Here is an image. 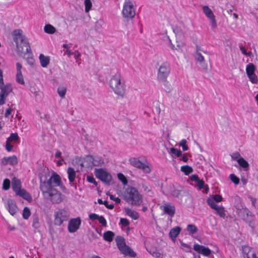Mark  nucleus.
Here are the masks:
<instances>
[{"mask_svg":"<svg viewBox=\"0 0 258 258\" xmlns=\"http://www.w3.org/2000/svg\"><path fill=\"white\" fill-rule=\"evenodd\" d=\"M67 174L69 181L70 182H73L76 176V173L74 168L69 167L67 169Z\"/></svg>","mask_w":258,"mask_h":258,"instance_id":"obj_25","label":"nucleus"},{"mask_svg":"<svg viewBox=\"0 0 258 258\" xmlns=\"http://www.w3.org/2000/svg\"><path fill=\"white\" fill-rule=\"evenodd\" d=\"M98 220L99 221V223L103 226H106V225H107L106 220L103 216H99V218L98 219Z\"/></svg>","mask_w":258,"mask_h":258,"instance_id":"obj_53","label":"nucleus"},{"mask_svg":"<svg viewBox=\"0 0 258 258\" xmlns=\"http://www.w3.org/2000/svg\"><path fill=\"white\" fill-rule=\"evenodd\" d=\"M237 162L244 170L247 171L248 170L249 164L243 158L241 157L240 159H238Z\"/></svg>","mask_w":258,"mask_h":258,"instance_id":"obj_31","label":"nucleus"},{"mask_svg":"<svg viewBox=\"0 0 258 258\" xmlns=\"http://www.w3.org/2000/svg\"><path fill=\"white\" fill-rule=\"evenodd\" d=\"M56 187H60L63 192H67V188L63 184L60 176L55 172L52 173L48 180L40 184L43 197L53 204H59L65 198V196L56 188Z\"/></svg>","mask_w":258,"mask_h":258,"instance_id":"obj_1","label":"nucleus"},{"mask_svg":"<svg viewBox=\"0 0 258 258\" xmlns=\"http://www.w3.org/2000/svg\"><path fill=\"white\" fill-rule=\"evenodd\" d=\"M10 187V181L9 179H4L3 183V189L4 190H8Z\"/></svg>","mask_w":258,"mask_h":258,"instance_id":"obj_45","label":"nucleus"},{"mask_svg":"<svg viewBox=\"0 0 258 258\" xmlns=\"http://www.w3.org/2000/svg\"><path fill=\"white\" fill-rule=\"evenodd\" d=\"M169 153L175 155L178 157L182 155V152L179 149H177L174 148H171L170 149Z\"/></svg>","mask_w":258,"mask_h":258,"instance_id":"obj_40","label":"nucleus"},{"mask_svg":"<svg viewBox=\"0 0 258 258\" xmlns=\"http://www.w3.org/2000/svg\"><path fill=\"white\" fill-rule=\"evenodd\" d=\"M160 209L164 212L165 214L168 215L170 217H172L175 214V207L168 203H166L160 207Z\"/></svg>","mask_w":258,"mask_h":258,"instance_id":"obj_16","label":"nucleus"},{"mask_svg":"<svg viewBox=\"0 0 258 258\" xmlns=\"http://www.w3.org/2000/svg\"><path fill=\"white\" fill-rule=\"evenodd\" d=\"M122 198L133 205H140L142 203V196L134 187L128 186L122 192Z\"/></svg>","mask_w":258,"mask_h":258,"instance_id":"obj_4","label":"nucleus"},{"mask_svg":"<svg viewBox=\"0 0 258 258\" xmlns=\"http://www.w3.org/2000/svg\"><path fill=\"white\" fill-rule=\"evenodd\" d=\"M103 205H104L105 207L109 209H112L114 208V206L113 205L108 204V202L106 201H104Z\"/></svg>","mask_w":258,"mask_h":258,"instance_id":"obj_62","label":"nucleus"},{"mask_svg":"<svg viewBox=\"0 0 258 258\" xmlns=\"http://www.w3.org/2000/svg\"><path fill=\"white\" fill-rule=\"evenodd\" d=\"M181 229L179 227L176 226L171 229L169 233V236L172 241H175L176 237L180 232Z\"/></svg>","mask_w":258,"mask_h":258,"instance_id":"obj_23","label":"nucleus"},{"mask_svg":"<svg viewBox=\"0 0 258 258\" xmlns=\"http://www.w3.org/2000/svg\"><path fill=\"white\" fill-rule=\"evenodd\" d=\"M118 249L122 254L126 256L133 257L136 256L135 253L122 240H118L117 242Z\"/></svg>","mask_w":258,"mask_h":258,"instance_id":"obj_11","label":"nucleus"},{"mask_svg":"<svg viewBox=\"0 0 258 258\" xmlns=\"http://www.w3.org/2000/svg\"><path fill=\"white\" fill-rule=\"evenodd\" d=\"M12 36L19 53H22L24 47L26 48V52H31L29 43L25 36L23 35V32L22 30H14L12 32Z\"/></svg>","mask_w":258,"mask_h":258,"instance_id":"obj_3","label":"nucleus"},{"mask_svg":"<svg viewBox=\"0 0 258 258\" xmlns=\"http://www.w3.org/2000/svg\"><path fill=\"white\" fill-rule=\"evenodd\" d=\"M187 141L185 139L181 140L179 143V146L182 147L183 151H187L188 149V147L186 145Z\"/></svg>","mask_w":258,"mask_h":258,"instance_id":"obj_43","label":"nucleus"},{"mask_svg":"<svg viewBox=\"0 0 258 258\" xmlns=\"http://www.w3.org/2000/svg\"><path fill=\"white\" fill-rule=\"evenodd\" d=\"M81 56V54L78 51L76 50L74 52V57L76 59V61H78V59Z\"/></svg>","mask_w":258,"mask_h":258,"instance_id":"obj_64","label":"nucleus"},{"mask_svg":"<svg viewBox=\"0 0 258 258\" xmlns=\"http://www.w3.org/2000/svg\"><path fill=\"white\" fill-rule=\"evenodd\" d=\"M190 179L192 181L195 182H199L201 179H200L199 177L197 175H192L190 177Z\"/></svg>","mask_w":258,"mask_h":258,"instance_id":"obj_60","label":"nucleus"},{"mask_svg":"<svg viewBox=\"0 0 258 258\" xmlns=\"http://www.w3.org/2000/svg\"><path fill=\"white\" fill-rule=\"evenodd\" d=\"M252 251H253V250L248 246L245 245L242 246L243 257H244L246 255H248V253Z\"/></svg>","mask_w":258,"mask_h":258,"instance_id":"obj_42","label":"nucleus"},{"mask_svg":"<svg viewBox=\"0 0 258 258\" xmlns=\"http://www.w3.org/2000/svg\"><path fill=\"white\" fill-rule=\"evenodd\" d=\"M44 31L49 34H54L56 32V29L52 25L46 24L44 27Z\"/></svg>","mask_w":258,"mask_h":258,"instance_id":"obj_29","label":"nucleus"},{"mask_svg":"<svg viewBox=\"0 0 258 258\" xmlns=\"http://www.w3.org/2000/svg\"><path fill=\"white\" fill-rule=\"evenodd\" d=\"M186 229L189 235H193L198 231L197 227L193 224H188L187 226Z\"/></svg>","mask_w":258,"mask_h":258,"instance_id":"obj_35","label":"nucleus"},{"mask_svg":"<svg viewBox=\"0 0 258 258\" xmlns=\"http://www.w3.org/2000/svg\"><path fill=\"white\" fill-rule=\"evenodd\" d=\"M193 248L199 253L206 256H209L211 253V251L209 248L199 244H194Z\"/></svg>","mask_w":258,"mask_h":258,"instance_id":"obj_17","label":"nucleus"},{"mask_svg":"<svg viewBox=\"0 0 258 258\" xmlns=\"http://www.w3.org/2000/svg\"><path fill=\"white\" fill-rule=\"evenodd\" d=\"M114 236V233L110 231L105 232L103 234V238L105 241L111 242Z\"/></svg>","mask_w":258,"mask_h":258,"instance_id":"obj_32","label":"nucleus"},{"mask_svg":"<svg viewBox=\"0 0 258 258\" xmlns=\"http://www.w3.org/2000/svg\"><path fill=\"white\" fill-rule=\"evenodd\" d=\"M86 179L88 182L92 183L95 185L97 184V182L95 181V179L93 176L88 175Z\"/></svg>","mask_w":258,"mask_h":258,"instance_id":"obj_52","label":"nucleus"},{"mask_svg":"<svg viewBox=\"0 0 258 258\" xmlns=\"http://www.w3.org/2000/svg\"><path fill=\"white\" fill-rule=\"evenodd\" d=\"M124 211L126 215L130 217L134 220H137L139 217V214L137 212L129 208H124Z\"/></svg>","mask_w":258,"mask_h":258,"instance_id":"obj_22","label":"nucleus"},{"mask_svg":"<svg viewBox=\"0 0 258 258\" xmlns=\"http://www.w3.org/2000/svg\"><path fill=\"white\" fill-rule=\"evenodd\" d=\"M5 86V85H4L3 81V71L0 69V87Z\"/></svg>","mask_w":258,"mask_h":258,"instance_id":"obj_59","label":"nucleus"},{"mask_svg":"<svg viewBox=\"0 0 258 258\" xmlns=\"http://www.w3.org/2000/svg\"><path fill=\"white\" fill-rule=\"evenodd\" d=\"M180 247L184 251L189 252L190 251L191 247L187 244L182 242H180Z\"/></svg>","mask_w":258,"mask_h":258,"instance_id":"obj_50","label":"nucleus"},{"mask_svg":"<svg viewBox=\"0 0 258 258\" xmlns=\"http://www.w3.org/2000/svg\"><path fill=\"white\" fill-rule=\"evenodd\" d=\"M94 174L96 177L102 181L109 183L112 180V176L106 169L103 168L95 169Z\"/></svg>","mask_w":258,"mask_h":258,"instance_id":"obj_8","label":"nucleus"},{"mask_svg":"<svg viewBox=\"0 0 258 258\" xmlns=\"http://www.w3.org/2000/svg\"><path fill=\"white\" fill-rule=\"evenodd\" d=\"M85 11L88 13L92 7V3L91 0H84Z\"/></svg>","mask_w":258,"mask_h":258,"instance_id":"obj_37","label":"nucleus"},{"mask_svg":"<svg viewBox=\"0 0 258 258\" xmlns=\"http://www.w3.org/2000/svg\"><path fill=\"white\" fill-rule=\"evenodd\" d=\"M229 178L235 184L237 185L239 183V179L235 174H231L229 175Z\"/></svg>","mask_w":258,"mask_h":258,"instance_id":"obj_47","label":"nucleus"},{"mask_svg":"<svg viewBox=\"0 0 258 258\" xmlns=\"http://www.w3.org/2000/svg\"><path fill=\"white\" fill-rule=\"evenodd\" d=\"M203 10L205 15L209 19L212 28H215L217 27V23L212 10L206 6L203 7Z\"/></svg>","mask_w":258,"mask_h":258,"instance_id":"obj_14","label":"nucleus"},{"mask_svg":"<svg viewBox=\"0 0 258 258\" xmlns=\"http://www.w3.org/2000/svg\"><path fill=\"white\" fill-rule=\"evenodd\" d=\"M99 216L96 214L95 213H92L90 214L89 215V219L92 221H95L96 220H98L99 218Z\"/></svg>","mask_w":258,"mask_h":258,"instance_id":"obj_54","label":"nucleus"},{"mask_svg":"<svg viewBox=\"0 0 258 258\" xmlns=\"http://www.w3.org/2000/svg\"><path fill=\"white\" fill-rule=\"evenodd\" d=\"M196 58L200 62H202L204 60V57L202 55L201 53L199 52L196 53Z\"/></svg>","mask_w":258,"mask_h":258,"instance_id":"obj_56","label":"nucleus"},{"mask_svg":"<svg viewBox=\"0 0 258 258\" xmlns=\"http://www.w3.org/2000/svg\"><path fill=\"white\" fill-rule=\"evenodd\" d=\"M5 207L12 216L15 215L18 212V207L14 200L8 199L6 203Z\"/></svg>","mask_w":258,"mask_h":258,"instance_id":"obj_15","label":"nucleus"},{"mask_svg":"<svg viewBox=\"0 0 258 258\" xmlns=\"http://www.w3.org/2000/svg\"><path fill=\"white\" fill-rule=\"evenodd\" d=\"M81 219L80 217H77L70 219L68 225V230L70 233L76 232L80 227Z\"/></svg>","mask_w":258,"mask_h":258,"instance_id":"obj_12","label":"nucleus"},{"mask_svg":"<svg viewBox=\"0 0 258 258\" xmlns=\"http://www.w3.org/2000/svg\"><path fill=\"white\" fill-rule=\"evenodd\" d=\"M94 166H101L104 163L103 159L100 156H93V161L92 162Z\"/></svg>","mask_w":258,"mask_h":258,"instance_id":"obj_30","label":"nucleus"},{"mask_svg":"<svg viewBox=\"0 0 258 258\" xmlns=\"http://www.w3.org/2000/svg\"><path fill=\"white\" fill-rule=\"evenodd\" d=\"M176 43H177V48H176V49H177L178 50H181L182 49V48L185 46V43L184 42H181V43H178V40H177Z\"/></svg>","mask_w":258,"mask_h":258,"instance_id":"obj_58","label":"nucleus"},{"mask_svg":"<svg viewBox=\"0 0 258 258\" xmlns=\"http://www.w3.org/2000/svg\"><path fill=\"white\" fill-rule=\"evenodd\" d=\"M32 226L35 229H37L39 227L40 224L39 222V219L38 218H34L32 223Z\"/></svg>","mask_w":258,"mask_h":258,"instance_id":"obj_51","label":"nucleus"},{"mask_svg":"<svg viewBox=\"0 0 258 258\" xmlns=\"http://www.w3.org/2000/svg\"><path fill=\"white\" fill-rule=\"evenodd\" d=\"M110 200L114 201L116 203L118 204L120 202V200L117 197H115L112 195H109Z\"/></svg>","mask_w":258,"mask_h":258,"instance_id":"obj_57","label":"nucleus"},{"mask_svg":"<svg viewBox=\"0 0 258 258\" xmlns=\"http://www.w3.org/2000/svg\"><path fill=\"white\" fill-rule=\"evenodd\" d=\"M222 197L219 195H215L207 199V203L210 207L217 206L216 203L220 202L222 201Z\"/></svg>","mask_w":258,"mask_h":258,"instance_id":"obj_19","label":"nucleus"},{"mask_svg":"<svg viewBox=\"0 0 258 258\" xmlns=\"http://www.w3.org/2000/svg\"><path fill=\"white\" fill-rule=\"evenodd\" d=\"M170 73V64L167 62H163L159 66L158 69L157 79L160 81H165L166 80Z\"/></svg>","mask_w":258,"mask_h":258,"instance_id":"obj_7","label":"nucleus"},{"mask_svg":"<svg viewBox=\"0 0 258 258\" xmlns=\"http://www.w3.org/2000/svg\"><path fill=\"white\" fill-rule=\"evenodd\" d=\"M109 86L117 96L123 98L125 96L126 86L125 81L117 69H113L111 71Z\"/></svg>","mask_w":258,"mask_h":258,"instance_id":"obj_2","label":"nucleus"},{"mask_svg":"<svg viewBox=\"0 0 258 258\" xmlns=\"http://www.w3.org/2000/svg\"><path fill=\"white\" fill-rule=\"evenodd\" d=\"M240 50L242 52V53L245 55H248L250 56V52L247 53L246 51V49L244 47H240Z\"/></svg>","mask_w":258,"mask_h":258,"instance_id":"obj_63","label":"nucleus"},{"mask_svg":"<svg viewBox=\"0 0 258 258\" xmlns=\"http://www.w3.org/2000/svg\"><path fill=\"white\" fill-rule=\"evenodd\" d=\"M70 216V211L65 208L59 209L54 213V224L60 226L64 222L68 221Z\"/></svg>","mask_w":258,"mask_h":258,"instance_id":"obj_6","label":"nucleus"},{"mask_svg":"<svg viewBox=\"0 0 258 258\" xmlns=\"http://www.w3.org/2000/svg\"><path fill=\"white\" fill-rule=\"evenodd\" d=\"M17 195L22 197L24 199L28 201V202H31L32 200L30 194L24 189H22L17 194Z\"/></svg>","mask_w":258,"mask_h":258,"instance_id":"obj_27","label":"nucleus"},{"mask_svg":"<svg viewBox=\"0 0 258 258\" xmlns=\"http://www.w3.org/2000/svg\"><path fill=\"white\" fill-rule=\"evenodd\" d=\"M119 224L122 227H126L129 225V221L127 219L120 218Z\"/></svg>","mask_w":258,"mask_h":258,"instance_id":"obj_44","label":"nucleus"},{"mask_svg":"<svg viewBox=\"0 0 258 258\" xmlns=\"http://www.w3.org/2000/svg\"><path fill=\"white\" fill-rule=\"evenodd\" d=\"M93 156L89 155L85 157L84 161L81 163L82 167H89L93 166Z\"/></svg>","mask_w":258,"mask_h":258,"instance_id":"obj_24","label":"nucleus"},{"mask_svg":"<svg viewBox=\"0 0 258 258\" xmlns=\"http://www.w3.org/2000/svg\"><path fill=\"white\" fill-rule=\"evenodd\" d=\"M12 187L13 190L17 194L22 189L20 180L16 177L13 178L12 181Z\"/></svg>","mask_w":258,"mask_h":258,"instance_id":"obj_20","label":"nucleus"},{"mask_svg":"<svg viewBox=\"0 0 258 258\" xmlns=\"http://www.w3.org/2000/svg\"><path fill=\"white\" fill-rule=\"evenodd\" d=\"M0 90V105H3L5 103L10 93L12 91V88L11 85L6 84L5 86L1 87Z\"/></svg>","mask_w":258,"mask_h":258,"instance_id":"obj_13","label":"nucleus"},{"mask_svg":"<svg viewBox=\"0 0 258 258\" xmlns=\"http://www.w3.org/2000/svg\"><path fill=\"white\" fill-rule=\"evenodd\" d=\"M244 258H257L255 251L253 250L246 255Z\"/></svg>","mask_w":258,"mask_h":258,"instance_id":"obj_55","label":"nucleus"},{"mask_svg":"<svg viewBox=\"0 0 258 258\" xmlns=\"http://www.w3.org/2000/svg\"><path fill=\"white\" fill-rule=\"evenodd\" d=\"M136 5L134 0H124L121 14L124 19L130 20L136 15Z\"/></svg>","mask_w":258,"mask_h":258,"instance_id":"obj_5","label":"nucleus"},{"mask_svg":"<svg viewBox=\"0 0 258 258\" xmlns=\"http://www.w3.org/2000/svg\"><path fill=\"white\" fill-rule=\"evenodd\" d=\"M198 187L199 189H201L202 188H204L206 190V192L207 193L209 190L208 185L205 184V182L203 180H200L199 182H197Z\"/></svg>","mask_w":258,"mask_h":258,"instance_id":"obj_38","label":"nucleus"},{"mask_svg":"<svg viewBox=\"0 0 258 258\" xmlns=\"http://www.w3.org/2000/svg\"><path fill=\"white\" fill-rule=\"evenodd\" d=\"M117 177L118 179L122 183L123 185H126L127 183V180L126 177L121 173L117 174Z\"/></svg>","mask_w":258,"mask_h":258,"instance_id":"obj_41","label":"nucleus"},{"mask_svg":"<svg viewBox=\"0 0 258 258\" xmlns=\"http://www.w3.org/2000/svg\"><path fill=\"white\" fill-rule=\"evenodd\" d=\"M39 59L41 66L43 68H46L49 63V56H45L43 54H40L39 56Z\"/></svg>","mask_w":258,"mask_h":258,"instance_id":"obj_21","label":"nucleus"},{"mask_svg":"<svg viewBox=\"0 0 258 258\" xmlns=\"http://www.w3.org/2000/svg\"><path fill=\"white\" fill-rule=\"evenodd\" d=\"M22 68V65L20 63L17 62L16 63V70H17L16 73H22V72H21Z\"/></svg>","mask_w":258,"mask_h":258,"instance_id":"obj_61","label":"nucleus"},{"mask_svg":"<svg viewBox=\"0 0 258 258\" xmlns=\"http://www.w3.org/2000/svg\"><path fill=\"white\" fill-rule=\"evenodd\" d=\"M11 143V142L9 141V140H6L5 149L9 152L12 151L13 149V145H12Z\"/></svg>","mask_w":258,"mask_h":258,"instance_id":"obj_46","label":"nucleus"},{"mask_svg":"<svg viewBox=\"0 0 258 258\" xmlns=\"http://www.w3.org/2000/svg\"><path fill=\"white\" fill-rule=\"evenodd\" d=\"M16 80L18 83L21 85L25 84L24 79L22 73H16Z\"/></svg>","mask_w":258,"mask_h":258,"instance_id":"obj_36","label":"nucleus"},{"mask_svg":"<svg viewBox=\"0 0 258 258\" xmlns=\"http://www.w3.org/2000/svg\"><path fill=\"white\" fill-rule=\"evenodd\" d=\"M211 208L214 209L216 212L217 214L220 217L224 218L225 216V211L223 206L217 205Z\"/></svg>","mask_w":258,"mask_h":258,"instance_id":"obj_26","label":"nucleus"},{"mask_svg":"<svg viewBox=\"0 0 258 258\" xmlns=\"http://www.w3.org/2000/svg\"><path fill=\"white\" fill-rule=\"evenodd\" d=\"M18 139L19 137L18 135L16 133H13L11 134L10 136L7 138V140L12 142L13 141H16L18 140Z\"/></svg>","mask_w":258,"mask_h":258,"instance_id":"obj_48","label":"nucleus"},{"mask_svg":"<svg viewBox=\"0 0 258 258\" xmlns=\"http://www.w3.org/2000/svg\"><path fill=\"white\" fill-rule=\"evenodd\" d=\"M129 162L134 167L142 169L145 173H149L151 171V168L148 165L141 162L137 158H131Z\"/></svg>","mask_w":258,"mask_h":258,"instance_id":"obj_9","label":"nucleus"},{"mask_svg":"<svg viewBox=\"0 0 258 258\" xmlns=\"http://www.w3.org/2000/svg\"><path fill=\"white\" fill-rule=\"evenodd\" d=\"M2 164L3 165H16L18 164V159L15 155L4 157L2 159Z\"/></svg>","mask_w":258,"mask_h":258,"instance_id":"obj_18","label":"nucleus"},{"mask_svg":"<svg viewBox=\"0 0 258 258\" xmlns=\"http://www.w3.org/2000/svg\"><path fill=\"white\" fill-rule=\"evenodd\" d=\"M31 215V212L29 208L25 207L23 210L22 216L24 219H28Z\"/></svg>","mask_w":258,"mask_h":258,"instance_id":"obj_39","label":"nucleus"},{"mask_svg":"<svg viewBox=\"0 0 258 258\" xmlns=\"http://www.w3.org/2000/svg\"><path fill=\"white\" fill-rule=\"evenodd\" d=\"M185 27L182 24L179 26H176L173 29V31L175 33L177 38L180 36L185 31Z\"/></svg>","mask_w":258,"mask_h":258,"instance_id":"obj_28","label":"nucleus"},{"mask_svg":"<svg viewBox=\"0 0 258 258\" xmlns=\"http://www.w3.org/2000/svg\"><path fill=\"white\" fill-rule=\"evenodd\" d=\"M255 68L252 63H249L246 67V73L249 81L252 84H256L258 78L255 73Z\"/></svg>","mask_w":258,"mask_h":258,"instance_id":"obj_10","label":"nucleus"},{"mask_svg":"<svg viewBox=\"0 0 258 258\" xmlns=\"http://www.w3.org/2000/svg\"><path fill=\"white\" fill-rule=\"evenodd\" d=\"M180 170L186 175H188L192 172L193 169L191 166L188 165L182 166Z\"/></svg>","mask_w":258,"mask_h":258,"instance_id":"obj_33","label":"nucleus"},{"mask_svg":"<svg viewBox=\"0 0 258 258\" xmlns=\"http://www.w3.org/2000/svg\"><path fill=\"white\" fill-rule=\"evenodd\" d=\"M231 157L232 160H236L237 162L238 161V159L241 158L240 154L237 152L233 153L231 155Z\"/></svg>","mask_w":258,"mask_h":258,"instance_id":"obj_49","label":"nucleus"},{"mask_svg":"<svg viewBox=\"0 0 258 258\" xmlns=\"http://www.w3.org/2000/svg\"><path fill=\"white\" fill-rule=\"evenodd\" d=\"M59 96L63 98L65 97L67 92V88L64 86H59L57 90Z\"/></svg>","mask_w":258,"mask_h":258,"instance_id":"obj_34","label":"nucleus"}]
</instances>
